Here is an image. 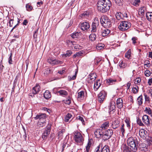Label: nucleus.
Returning a JSON list of instances; mask_svg holds the SVG:
<instances>
[{
  "label": "nucleus",
  "mask_w": 152,
  "mask_h": 152,
  "mask_svg": "<svg viewBox=\"0 0 152 152\" xmlns=\"http://www.w3.org/2000/svg\"><path fill=\"white\" fill-rule=\"evenodd\" d=\"M116 106L119 109H121L123 107V101L121 98H118L116 101Z\"/></svg>",
  "instance_id": "nucleus-18"
},
{
  "label": "nucleus",
  "mask_w": 152,
  "mask_h": 152,
  "mask_svg": "<svg viewBox=\"0 0 152 152\" xmlns=\"http://www.w3.org/2000/svg\"><path fill=\"white\" fill-rule=\"evenodd\" d=\"M78 72V70L77 69L75 70V75L72 76V77L70 76H69L68 77V80L69 81H70L72 80H73L76 79L77 77V75Z\"/></svg>",
  "instance_id": "nucleus-23"
},
{
  "label": "nucleus",
  "mask_w": 152,
  "mask_h": 152,
  "mask_svg": "<svg viewBox=\"0 0 152 152\" xmlns=\"http://www.w3.org/2000/svg\"><path fill=\"white\" fill-rule=\"evenodd\" d=\"M113 131L112 130L108 129L103 132V139L104 141L109 139L112 135Z\"/></svg>",
  "instance_id": "nucleus-8"
},
{
  "label": "nucleus",
  "mask_w": 152,
  "mask_h": 152,
  "mask_svg": "<svg viewBox=\"0 0 152 152\" xmlns=\"http://www.w3.org/2000/svg\"><path fill=\"white\" fill-rule=\"evenodd\" d=\"M111 25H112V23H115L116 22H117V21L116 20V19L115 18H112V19L111 20Z\"/></svg>",
  "instance_id": "nucleus-63"
},
{
  "label": "nucleus",
  "mask_w": 152,
  "mask_h": 152,
  "mask_svg": "<svg viewBox=\"0 0 152 152\" xmlns=\"http://www.w3.org/2000/svg\"><path fill=\"white\" fill-rule=\"evenodd\" d=\"M16 122L18 124H21V117H20L18 115L16 118Z\"/></svg>",
  "instance_id": "nucleus-51"
},
{
  "label": "nucleus",
  "mask_w": 152,
  "mask_h": 152,
  "mask_svg": "<svg viewBox=\"0 0 152 152\" xmlns=\"http://www.w3.org/2000/svg\"><path fill=\"white\" fill-rule=\"evenodd\" d=\"M111 6L110 0H99L97 3V9L102 13H104L109 10Z\"/></svg>",
  "instance_id": "nucleus-1"
},
{
  "label": "nucleus",
  "mask_w": 152,
  "mask_h": 152,
  "mask_svg": "<svg viewBox=\"0 0 152 152\" xmlns=\"http://www.w3.org/2000/svg\"><path fill=\"white\" fill-rule=\"evenodd\" d=\"M138 87L137 86H136L135 87L133 88L132 91L133 93L136 94L138 92Z\"/></svg>",
  "instance_id": "nucleus-44"
},
{
  "label": "nucleus",
  "mask_w": 152,
  "mask_h": 152,
  "mask_svg": "<svg viewBox=\"0 0 152 152\" xmlns=\"http://www.w3.org/2000/svg\"><path fill=\"white\" fill-rule=\"evenodd\" d=\"M100 146L101 145H100L99 144L96 148L94 152H101L100 148Z\"/></svg>",
  "instance_id": "nucleus-53"
},
{
  "label": "nucleus",
  "mask_w": 152,
  "mask_h": 152,
  "mask_svg": "<svg viewBox=\"0 0 152 152\" xmlns=\"http://www.w3.org/2000/svg\"><path fill=\"white\" fill-rule=\"evenodd\" d=\"M89 77L90 80H91L92 81H94L96 79L95 75L93 73L89 75Z\"/></svg>",
  "instance_id": "nucleus-43"
},
{
  "label": "nucleus",
  "mask_w": 152,
  "mask_h": 152,
  "mask_svg": "<svg viewBox=\"0 0 152 152\" xmlns=\"http://www.w3.org/2000/svg\"><path fill=\"white\" fill-rule=\"evenodd\" d=\"M145 7H143L140 8L139 10V14L140 15H143L144 14L145 11Z\"/></svg>",
  "instance_id": "nucleus-34"
},
{
  "label": "nucleus",
  "mask_w": 152,
  "mask_h": 152,
  "mask_svg": "<svg viewBox=\"0 0 152 152\" xmlns=\"http://www.w3.org/2000/svg\"><path fill=\"white\" fill-rule=\"evenodd\" d=\"M139 134L140 137L143 139H145L147 136V131L143 129H141L140 130Z\"/></svg>",
  "instance_id": "nucleus-15"
},
{
  "label": "nucleus",
  "mask_w": 152,
  "mask_h": 152,
  "mask_svg": "<svg viewBox=\"0 0 152 152\" xmlns=\"http://www.w3.org/2000/svg\"><path fill=\"white\" fill-rule=\"evenodd\" d=\"M99 144L101 145L100 148L101 152H110L109 147L107 145L103 146L102 143H100Z\"/></svg>",
  "instance_id": "nucleus-17"
},
{
  "label": "nucleus",
  "mask_w": 152,
  "mask_h": 152,
  "mask_svg": "<svg viewBox=\"0 0 152 152\" xmlns=\"http://www.w3.org/2000/svg\"><path fill=\"white\" fill-rule=\"evenodd\" d=\"M131 149L127 146H125L123 150V152H129Z\"/></svg>",
  "instance_id": "nucleus-48"
},
{
  "label": "nucleus",
  "mask_w": 152,
  "mask_h": 152,
  "mask_svg": "<svg viewBox=\"0 0 152 152\" xmlns=\"http://www.w3.org/2000/svg\"><path fill=\"white\" fill-rule=\"evenodd\" d=\"M89 38L92 41H94L96 39V36L95 34H92L89 35Z\"/></svg>",
  "instance_id": "nucleus-42"
},
{
  "label": "nucleus",
  "mask_w": 152,
  "mask_h": 152,
  "mask_svg": "<svg viewBox=\"0 0 152 152\" xmlns=\"http://www.w3.org/2000/svg\"><path fill=\"white\" fill-rule=\"evenodd\" d=\"M122 15L121 12H117L115 14V18L117 20H119L122 18Z\"/></svg>",
  "instance_id": "nucleus-39"
},
{
  "label": "nucleus",
  "mask_w": 152,
  "mask_h": 152,
  "mask_svg": "<svg viewBox=\"0 0 152 152\" xmlns=\"http://www.w3.org/2000/svg\"><path fill=\"white\" fill-rule=\"evenodd\" d=\"M57 94H58L59 95L61 96H65L67 95L68 93V92L64 90H61L58 91L57 92Z\"/></svg>",
  "instance_id": "nucleus-22"
},
{
  "label": "nucleus",
  "mask_w": 152,
  "mask_h": 152,
  "mask_svg": "<svg viewBox=\"0 0 152 152\" xmlns=\"http://www.w3.org/2000/svg\"><path fill=\"white\" fill-rule=\"evenodd\" d=\"M55 65L57 64H61L63 63V62L62 61L58 60H57L55 59Z\"/></svg>",
  "instance_id": "nucleus-56"
},
{
  "label": "nucleus",
  "mask_w": 152,
  "mask_h": 152,
  "mask_svg": "<svg viewBox=\"0 0 152 152\" xmlns=\"http://www.w3.org/2000/svg\"><path fill=\"white\" fill-rule=\"evenodd\" d=\"M51 124H48L45 128L42 136V138L43 139H46L50 134L51 131Z\"/></svg>",
  "instance_id": "nucleus-9"
},
{
  "label": "nucleus",
  "mask_w": 152,
  "mask_h": 152,
  "mask_svg": "<svg viewBox=\"0 0 152 152\" xmlns=\"http://www.w3.org/2000/svg\"><path fill=\"white\" fill-rule=\"evenodd\" d=\"M55 59L52 58H50L47 59V62L52 65H55Z\"/></svg>",
  "instance_id": "nucleus-30"
},
{
  "label": "nucleus",
  "mask_w": 152,
  "mask_h": 152,
  "mask_svg": "<svg viewBox=\"0 0 152 152\" xmlns=\"http://www.w3.org/2000/svg\"><path fill=\"white\" fill-rule=\"evenodd\" d=\"M145 75L146 77H148L151 75V72L148 70H146L145 72Z\"/></svg>",
  "instance_id": "nucleus-50"
},
{
  "label": "nucleus",
  "mask_w": 152,
  "mask_h": 152,
  "mask_svg": "<svg viewBox=\"0 0 152 152\" xmlns=\"http://www.w3.org/2000/svg\"><path fill=\"white\" fill-rule=\"evenodd\" d=\"M108 126V124H102L101 126L102 129H97L95 132V137L97 138H102L103 139V132L102 130L107 129Z\"/></svg>",
  "instance_id": "nucleus-4"
},
{
  "label": "nucleus",
  "mask_w": 152,
  "mask_h": 152,
  "mask_svg": "<svg viewBox=\"0 0 152 152\" xmlns=\"http://www.w3.org/2000/svg\"><path fill=\"white\" fill-rule=\"evenodd\" d=\"M69 45H71L72 46H71L72 47H73L76 45L77 44V42L75 41H72L71 40H69Z\"/></svg>",
  "instance_id": "nucleus-47"
},
{
  "label": "nucleus",
  "mask_w": 152,
  "mask_h": 152,
  "mask_svg": "<svg viewBox=\"0 0 152 152\" xmlns=\"http://www.w3.org/2000/svg\"><path fill=\"white\" fill-rule=\"evenodd\" d=\"M44 96L45 99H49L51 97L50 92L48 90L46 91L44 94Z\"/></svg>",
  "instance_id": "nucleus-21"
},
{
  "label": "nucleus",
  "mask_w": 152,
  "mask_h": 152,
  "mask_svg": "<svg viewBox=\"0 0 152 152\" xmlns=\"http://www.w3.org/2000/svg\"><path fill=\"white\" fill-rule=\"evenodd\" d=\"M13 19H10L9 22V25L10 27H12L13 24Z\"/></svg>",
  "instance_id": "nucleus-57"
},
{
  "label": "nucleus",
  "mask_w": 152,
  "mask_h": 152,
  "mask_svg": "<svg viewBox=\"0 0 152 152\" xmlns=\"http://www.w3.org/2000/svg\"><path fill=\"white\" fill-rule=\"evenodd\" d=\"M131 26V24L129 22L123 21L121 22L118 28L120 30L123 31L129 29Z\"/></svg>",
  "instance_id": "nucleus-5"
},
{
  "label": "nucleus",
  "mask_w": 152,
  "mask_h": 152,
  "mask_svg": "<svg viewBox=\"0 0 152 152\" xmlns=\"http://www.w3.org/2000/svg\"><path fill=\"white\" fill-rule=\"evenodd\" d=\"M64 102L65 103L68 104H69L71 103V100L70 96H69V98L67 99L66 101H65V102Z\"/></svg>",
  "instance_id": "nucleus-52"
},
{
  "label": "nucleus",
  "mask_w": 152,
  "mask_h": 152,
  "mask_svg": "<svg viewBox=\"0 0 152 152\" xmlns=\"http://www.w3.org/2000/svg\"><path fill=\"white\" fill-rule=\"evenodd\" d=\"M109 112L110 113H113L115 111V106L114 102H112L110 103V105L108 107Z\"/></svg>",
  "instance_id": "nucleus-16"
},
{
  "label": "nucleus",
  "mask_w": 152,
  "mask_h": 152,
  "mask_svg": "<svg viewBox=\"0 0 152 152\" xmlns=\"http://www.w3.org/2000/svg\"><path fill=\"white\" fill-rule=\"evenodd\" d=\"M137 39V38L136 37H132V41L133 44H135L136 43V40Z\"/></svg>",
  "instance_id": "nucleus-62"
},
{
  "label": "nucleus",
  "mask_w": 152,
  "mask_h": 152,
  "mask_svg": "<svg viewBox=\"0 0 152 152\" xmlns=\"http://www.w3.org/2000/svg\"><path fill=\"white\" fill-rule=\"evenodd\" d=\"M99 81V80H98L94 83V88L95 91H97L101 85Z\"/></svg>",
  "instance_id": "nucleus-26"
},
{
  "label": "nucleus",
  "mask_w": 152,
  "mask_h": 152,
  "mask_svg": "<svg viewBox=\"0 0 152 152\" xmlns=\"http://www.w3.org/2000/svg\"><path fill=\"white\" fill-rule=\"evenodd\" d=\"M74 137L75 141L77 143L83 142L84 140L81 134L78 132H75L74 133Z\"/></svg>",
  "instance_id": "nucleus-7"
},
{
  "label": "nucleus",
  "mask_w": 152,
  "mask_h": 152,
  "mask_svg": "<svg viewBox=\"0 0 152 152\" xmlns=\"http://www.w3.org/2000/svg\"><path fill=\"white\" fill-rule=\"evenodd\" d=\"M40 91V87L38 84H36V85L33 88L32 92L29 93V95L32 97H34V95L37 94Z\"/></svg>",
  "instance_id": "nucleus-10"
},
{
  "label": "nucleus",
  "mask_w": 152,
  "mask_h": 152,
  "mask_svg": "<svg viewBox=\"0 0 152 152\" xmlns=\"http://www.w3.org/2000/svg\"><path fill=\"white\" fill-rule=\"evenodd\" d=\"M148 144L149 145H152V137L149 136H148L145 138Z\"/></svg>",
  "instance_id": "nucleus-29"
},
{
  "label": "nucleus",
  "mask_w": 152,
  "mask_h": 152,
  "mask_svg": "<svg viewBox=\"0 0 152 152\" xmlns=\"http://www.w3.org/2000/svg\"><path fill=\"white\" fill-rule=\"evenodd\" d=\"M83 15H84V17H86L88 16L89 15V13L88 12H85L83 13Z\"/></svg>",
  "instance_id": "nucleus-64"
},
{
  "label": "nucleus",
  "mask_w": 152,
  "mask_h": 152,
  "mask_svg": "<svg viewBox=\"0 0 152 152\" xmlns=\"http://www.w3.org/2000/svg\"><path fill=\"white\" fill-rule=\"evenodd\" d=\"M148 146L145 143H142L140 144L139 150L141 152H147L148 150Z\"/></svg>",
  "instance_id": "nucleus-14"
},
{
  "label": "nucleus",
  "mask_w": 152,
  "mask_h": 152,
  "mask_svg": "<svg viewBox=\"0 0 152 152\" xmlns=\"http://www.w3.org/2000/svg\"><path fill=\"white\" fill-rule=\"evenodd\" d=\"M131 50L130 49H129L125 54V57L128 59H130L131 57Z\"/></svg>",
  "instance_id": "nucleus-36"
},
{
  "label": "nucleus",
  "mask_w": 152,
  "mask_h": 152,
  "mask_svg": "<svg viewBox=\"0 0 152 152\" xmlns=\"http://www.w3.org/2000/svg\"><path fill=\"white\" fill-rule=\"evenodd\" d=\"M146 19L150 21H152V12H147L146 15Z\"/></svg>",
  "instance_id": "nucleus-27"
},
{
  "label": "nucleus",
  "mask_w": 152,
  "mask_h": 152,
  "mask_svg": "<svg viewBox=\"0 0 152 152\" xmlns=\"http://www.w3.org/2000/svg\"><path fill=\"white\" fill-rule=\"evenodd\" d=\"M51 70L49 68H47L46 69L44 70V73L45 75H48L49 73H51Z\"/></svg>",
  "instance_id": "nucleus-46"
},
{
  "label": "nucleus",
  "mask_w": 152,
  "mask_h": 152,
  "mask_svg": "<svg viewBox=\"0 0 152 152\" xmlns=\"http://www.w3.org/2000/svg\"><path fill=\"white\" fill-rule=\"evenodd\" d=\"M73 47L75 49H80L82 47V46L78 45V44H76V45H75Z\"/></svg>",
  "instance_id": "nucleus-59"
},
{
  "label": "nucleus",
  "mask_w": 152,
  "mask_h": 152,
  "mask_svg": "<svg viewBox=\"0 0 152 152\" xmlns=\"http://www.w3.org/2000/svg\"><path fill=\"white\" fill-rule=\"evenodd\" d=\"M110 32V31L109 29L107 28L102 30V35L103 37H105L108 35Z\"/></svg>",
  "instance_id": "nucleus-25"
},
{
  "label": "nucleus",
  "mask_w": 152,
  "mask_h": 152,
  "mask_svg": "<svg viewBox=\"0 0 152 152\" xmlns=\"http://www.w3.org/2000/svg\"><path fill=\"white\" fill-rule=\"evenodd\" d=\"M106 96L107 93L105 91H101L98 95V101L101 103H102Z\"/></svg>",
  "instance_id": "nucleus-11"
},
{
  "label": "nucleus",
  "mask_w": 152,
  "mask_h": 152,
  "mask_svg": "<svg viewBox=\"0 0 152 152\" xmlns=\"http://www.w3.org/2000/svg\"><path fill=\"white\" fill-rule=\"evenodd\" d=\"M140 3V0H132V4L136 7L139 6Z\"/></svg>",
  "instance_id": "nucleus-28"
},
{
  "label": "nucleus",
  "mask_w": 152,
  "mask_h": 152,
  "mask_svg": "<svg viewBox=\"0 0 152 152\" xmlns=\"http://www.w3.org/2000/svg\"><path fill=\"white\" fill-rule=\"evenodd\" d=\"M141 79L140 78L138 77L136 78L135 80V84H138L140 83L141 82Z\"/></svg>",
  "instance_id": "nucleus-60"
},
{
  "label": "nucleus",
  "mask_w": 152,
  "mask_h": 152,
  "mask_svg": "<svg viewBox=\"0 0 152 152\" xmlns=\"http://www.w3.org/2000/svg\"><path fill=\"white\" fill-rule=\"evenodd\" d=\"M116 82V79L112 78H110L107 80V83L108 84L110 85L114 84Z\"/></svg>",
  "instance_id": "nucleus-24"
},
{
  "label": "nucleus",
  "mask_w": 152,
  "mask_h": 152,
  "mask_svg": "<svg viewBox=\"0 0 152 152\" xmlns=\"http://www.w3.org/2000/svg\"><path fill=\"white\" fill-rule=\"evenodd\" d=\"M127 65V64L123 62V61H120L119 64V66L121 68H124Z\"/></svg>",
  "instance_id": "nucleus-35"
},
{
  "label": "nucleus",
  "mask_w": 152,
  "mask_h": 152,
  "mask_svg": "<svg viewBox=\"0 0 152 152\" xmlns=\"http://www.w3.org/2000/svg\"><path fill=\"white\" fill-rule=\"evenodd\" d=\"M90 147V145H89V143H88L86 147V150L85 152H89Z\"/></svg>",
  "instance_id": "nucleus-54"
},
{
  "label": "nucleus",
  "mask_w": 152,
  "mask_h": 152,
  "mask_svg": "<svg viewBox=\"0 0 152 152\" xmlns=\"http://www.w3.org/2000/svg\"><path fill=\"white\" fill-rule=\"evenodd\" d=\"M144 111L146 113L151 115V116H152V110L149 107H146Z\"/></svg>",
  "instance_id": "nucleus-33"
},
{
  "label": "nucleus",
  "mask_w": 152,
  "mask_h": 152,
  "mask_svg": "<svg viewBox=\"0 0 152 152\" xmlns=\"http://www.w3.org/2000/svg\"><path fill=\"white\" fill-rule=\"evenodd\" d=\"M26 7L28 11H31L33 8L31 6L27 4L26 6Z\"/></svg>",
  "instance_id": "nucleus-55"
},
{
  "label": "nucleus",
  "mask_w": 152,
  "mask_h": 152,
  "mask_svg": "<svg viewBox=\"0 0 152 152\" xmlns=\"http://www.w3.org/2000/svg\"><path fill=\"white\" fill-rule=\"evenodd\" d=\"M85 96L84 91H81L78 93V95L77 97V100L78 101H81L83 99Z\"/></svg>",
  "instance_id": "nucleus-19"
},
{
  "label": "nucleus",
  "mask_w": 152,
  "mask_h": 152,
  "mask_svg": "<svg viewBox=\"0 0 152 152\" xmlns=\"http://www.w3.org/2000/svg\"><path fill=\"white\" fill-rule=\"evenodd\" d=\"M94 21L93 22L91 25L92 32L94 33L96 31L97 27L99 25V23L97 18H95Z\"/></svg>",
  "instance_id": "nucleus-12"
},
{
  "label": "nucleus",
  "mask_w": 152,
  "mask_h": 152,
  "mask_svg": "<svg viewBox=\"0 0 152 152\" xmlns=\"http://www.w3.org/2000/svg\"><path fill=\"white\" fill-rule=\"evenodd\" d=\"M79 25L81 30L83 31L87 30L90 26L89 23L86 22L80 23Z\"/></svg>",
  "instance_id": "nucleus-13"
},
{
  "label": "nucleus",
  "mask_w": 152,
  "mask_h": 152,
  "mask_svg": "<svg viewBox=\"0 0 152 152\" xmlns=\"http://www.w3.org/2000/svg\"><path fill=\"white\" fill-rule=\"evenodd\" d=\"M138 142V141L135 142L134 139L132 137L129 138L127 140L128 145L130 147L131 150L134 152L137 151Z\"/></svg>",
  "instance_id": "nucleus-2"
},
{
  "label": "nucleus",
  "mask_w": 152,
  "mask_h": 152,
  "mask_svg": "<svg viewBox=\"0 0 152 152\" xmlns=\"http://www.w3.org/2000/svg\"><path fill=\"white\" fill-rule=\"evenodd\" d=\"M104 45L103 44L99 43L96 46V48L98 50H101L103 48Z\"/></svg>",
  "instance_id": "nucleus-41"
},
{
  "label": "nucleus",
  "mask_w": 152,
  "mask_h": 152,
  "mask_svg": "<svg viewBox=\"0 0 152 152\" xmlns=\"http://www.w3.org/2000/svg\"><path fill=\"white\" fill-rule=\"evenodd\" d=\"M77 119L80 121H81L82 123L84 122L83 118V117L80 116H79L77 117Z\"/></svg>",
  "instance_id": "nucleus-58"
},
{
  "label": "nucleus",
  "mask_w": 152,
  "mask_h": 152,
  "mask_svg": "<svg viewBox=\"0 0 152 152\" xmlns=\"http://www.w3.org/2000/svg\"><path fill=\"white\" fill-rule=\"evenodd\" d=\"M100 21L102 26L105 28H110L112 26L110 20L106 15L102 16Z\"/></svg>",
  "instance_id": "nucleus-3"
},
{
  "label": "nucleus",
  "mask_w": 152,
  "mask_h": 152,
  "mask_svg": "<svg viewBox=\"0 0 152 152\" xmlns=\"http://www.w3.org/2000/svg\"><path fill=\"white\" fill-rule=\"evenodd\" d=\"M65 129H62L58 133V135L59 137V138L60 139H62L63 137V133L65 132Z\"/></svg>",
  "instance_id": "nucleus-32"
},
{
  "label": "nucleus",
  "mask_w": 152,
  "mask_h": 152,
  "mask_svg": "<svg viewBox=\"0 0 152 152\" xmlns=\"http://www.w3.org/2000/svg\"><path fill=\"white\" fill-rule=\"evenodd\" d=\"M71 36L73 39L77 38L79 36V33L78 32L74 33L71 34Z\"/></svg>",
  "instance_id": "nucleus-38"
},
{
  "label": "nucleus",
  "mask_w": 152,
  "mask_h": 152,
  "mask_svg": "<svg viewBox=\"0 0 152 152\" xmlns=\"http://www.w3.org/2000/svg\"><path fill=\"white\" fill-rule=\"evenodd\" d=\"M72 116V115L71 114L68 113L66 115V117L64 118V121L66 122H68L69 119L71 118Z\"/></svg>",
  "instance_id": "nucleus-40"
},
{
  "label": "nucleus",
  "mask_w": 152,
  "mask_h": 152,
  "mask_svg": "<svg viewBox=\"0 0 152 152\" xmlns=\"http://www.w3.org/2000/svg\"><path fill=\"white\" fill-rule=\"evenodd\" d=\"M47 117L45 113H39L34 118L35 120H38L39 122L41 124L45 123L46 118Z\"/></svg>",
  "instance_id": "nucleus-6"
},
{
  "label": "nucleus",
  "mask_w": 152,
  "mask_h": 152,
  "mask_svg": "<svg viewBox=\"0 0 152 152\" xmlns=\"http://www.w3.org/2000/svg\"><path fill=\"white\" fill-rule=\"evenodd\" d=\"M142 121L145 124H150L149 117L147 115H144L142 118Z\"/></svg>",
  "instance_id": "nucleus-20"
},
{
  "label": "nucleus",
  "mask_w": 152,
  "mask_h": 152,
  "mask_svg": "<svg viewBox=\"0 0 152 152\" xmlns=\"http://www.w3.org/2000/svg\"><path fill=\"white\" fill-rule=\"evenodd\" d=\"M115 3L118 5H120V3L121 2V0H113Z\"/></svg>",
  "instance_id": "nucleus-61"
},
{
  "label": "nucleus",
  "mask_w": 152,
  "mask_h": 152,
  "mask_svg": "<svg viewBox=\"0 0 152 152\" xmlns=\"http://www.w3.org/2000/svg\"><path fill=\"white\" fill-rule=\"evenodd\" d=\"M38 28L37 30H36V31H35L33 35L34 38L36 39L35 41H37V35L38 34Z\"/></svg>",
  "instance_id": "nucleus-45"
},
{
  "label": "nucleus",
  "mask_w": 152,
  "mask_h": 152,
  "mask_svg": "<svg viewBox=\"0 0 152 152\" xmlns=\"http://www.w3.org/2000/svg\"><path fill=\"white\" fill-rule=\"evenodd\" d=\"M72 54V52L70 50H68L66 51L65 54L63 55V56H65V57H69Z\"/></svg>",
  "instance_id": "nucleus-37"
},
{
  "label": "nucleus",
  "mask_w": 152,
  "mask_h": 152,
  "mask_svg": "<svg viewBox=\"0 0 152 152\" xmlns=\"http://www.w3.org/2000/svg\"><path fill=\"white\" fill-rule=\"evenodd\" d=\"M12 53H10V55L8 58V62L10 64H12Z\"/></svg>",
  "instance_id": "nucleus-49"
},
{
  "label": "nucleus",
  "mask_w": 152,
  "mask_h": 152,
  "mask_svg": "<svg viewBox=\"0 0 152 152\" xmlns=\"http://www.w3.org/2000/svg\"><path fill=\"white\" fill-rule=\"evenodd\" d=\"M137 103L139 105H140L142 103L143 99L142 96V95H140L137 99Z\"/></svg>",
  "instance_id": "nucleus-31"
}]
</instances>
